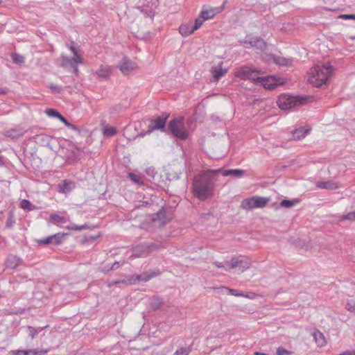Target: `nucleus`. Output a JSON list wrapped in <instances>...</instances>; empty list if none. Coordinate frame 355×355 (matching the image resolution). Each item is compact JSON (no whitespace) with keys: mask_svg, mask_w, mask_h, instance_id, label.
Returning a JSON list of instances; mask_svg holds the SVG:
<instances>
[{"mask_svg":"<svg viewBox=\"0 0 355 355\" xmlns=\"http://www.w3.org/2000/svg\"><path fill=\"white\" fill-rule=\"evenodd\" d=\"M216 181L214 171H207L196 175L193 180V195L200 200L211 198Z\"/></svg>","mask_w":355,"mask_h":355,"instance_id":"nucleus-1","label":"nucleus"},{"mask_svg":"<svg viewBox=\"0 0 355 355\" xmlns=\"http://www.w3.org/2000/svg\"><path fill=\"white\" fill-rule=\"evenodd\" d=\"M332 73L333 67L331 65H317L310 69L308 80L315 87H320L327 83Z\"/></svg>","mask_w":355,"mask_h":355,"instance_id":"nucleus-2","label":"nucleus"},{"mask_svg":"<svg viewBox=\"0 0 355 355\" xmlns=\"http://www.w3.org/2000/svg\"><path fill=\"white\" fill-rule=\"evenodd\" d=\"M309 96H287L282 95L279 97L277 104L281 110H289L294 107L305 105L309 98Z\"/></svg>","mask_w":355,"mask_h":355,"instance_id":"nucleus-3","label":"nucleus"},{"mask_svg":"<svg viewBox=\"0 0 355 355\" xmlns=\"http://www.w3.org/2000/svg\"><path fill=\"white\" fill-rule=\"evenodd\" d=\"M168 130L176 138L184 140L189 132L184 126V118L177 117L171 120L168 124Z\"/></svg>","mask_w":355,"mask_h":355,"instance_id":"nucleus-4","label":"nucleus"},{"mask_svg":"<svg viewBox=\"0 0 355 355\" xmlns=\"http://www.w3.org/2000/svg\"><path fill=\"white\" fill-rule=\"evenodd\" d=\"M168 116L169 114L164 113L161 116L150 119V124L148 125L149 130L145 133H140L138 137H144L146 134H150L153 130H164Z\"/></svg>","mask_w":355,"mask_h":355,"instance_id":"nucleus-5","label":"nucleus"},{"mask_svg":"<svg viewBox=\"0 0 355 355\" xmlns=\"http://www.w3.org/2000/svg\"><path fill=\"white\" fill-rule=\"evenodd\" d=\"M257 80H259L261 85H263L266 89L270 90L275 89L279 85H283L286 83L284 78L275 76L257 77Z\"/></svg>","mask_w":355,"mask_h":355,"instance_id":"nucleus-6","label":"nucleus"},{"mask_svg":"<svg viewBox=\"0 0 355 355\" xmlns=\"http://www.w3.org/2000/svg\"><path fill=\"white\" fill-rule=\"evenodd\" d=\"M262 59L267 62H272L279 66H289L293 62L292 58H286L268 53H263Z\"/></svg>","mask_w":355,"mask_h":355,"instance_id":"nucleus-7","label":"nucleus"},{"mask_svg":"<svg viewBox=\"0 0 355 355\" xmlns=\"http://www.w3.org/2000/svg\"><path fill=\"white\" fill-rule=\"evenodd\" d=\"M118 67L124 75H128L131 71L136 69L137 66L135 62L131 61L127 57H123Z\"/></svg>","mask_w":355,"mask_h":355,"instance_id":"nucleus-8","label":"nucleus"},{"mask_svg":"<svg viewBox=\"0 0 355 355\" xmlns=\"http://www.w3.org/2000/svg\"><path fill=\"white\" fill-rule=\"evenodd\" d=\"M82 62V58L73 57L70 58L66 56H62V66L71 68L76 73L78 72V64Z\"/></svg>","mask_w":355,"mask_h":355,"instance_id":"nucleus-9","label":"nucleus"},{"mask_svg":"<svg viewBox=\"0 0 355 355\" xmlns=\"http://www.w3.org/2000/svg\"><path fill=\"white\" fill-rule=\"evenodd\" d=\"M216 175L219 173H222L223 176H229L232 175L236 178H240L246 174V171L243 169H229V170H222L218 169L214 171Z\"/></svg>","mask_w":355,"mask_h":355,"instance_id":"nucleus-10","label":"nucleus"},{"mask_svg":"<svg viewBox=\"0 0 355 355\" xmlns=\"http://www.w3.org/2000/svg\"><path fill=\"white\" fill-rule=\"evenodd\" d=\"M75 182L69 180H64L58 185V191L62 193H68L75 188Z\"/></svg>","mask_w":355,"mask_h":355,"instance_id":"nucleus-11","label":"nucleus"},{"mask_svg":"<svg viewBox=\"0 0 355 355\" xmlns=\"http://www.w3.org/2000/svg\"><path fill=\"white\" fill-rule=\"evenodd\" d=\"M22 263V260L17 257L10 254L9 255L6 261L5 266L7 268L15 269L17 266H20Z\"/></svg>","mask_w":355,"mask_h":355,"instance_id":"nucleus-12","label":"nucleus"},{"mask_svg":"<svg viewBox=\"0 0 355 355\" xmlns=\"http://www.w3.org/2000/svg\"><path fill=\"white\" fill-rule=\"evenodd\" d=\"M249 46L250 47H254L261 51H263L267 46L266 42L260 37H256L254 38H251L250 42H249Z\"/></svg>","mask_w":355,"mask_h":355,"instance_id":"nucleus-13","label":"nucleus"},{"mask_svg":"<svg viewBox=\"0 0 355 355\" xmlns=\"http://www.w3.org/2000/svg\"><path fill=\"white\" fill-rule=\"evenodd\" d=\"M151 219L154 222L157 220L160 221V224L162 225L166 224L168 221L166 218V209L162 207L157 213L152 215Z\"/></svg>","mask_w":355,"mask_h":355,"instance_id":"nucleus-14","label":"nucleus"},{"mask_svg":"<svg viewBox=\"0 0 355 355\" xmlns=\"http://www.w3.org/2000/svg\"><path fill=\"white\" fill-rule=\"evenodd\" d=\"M145 243L139 244L133 248L132 249V254L131 257H140L143 256H147L148 254V252L147 249L144 248Z\"/></svg>","mask_w":355,"mask_h":355,"instance_id":"nucleus-15","label":"nucleus"},{"mask_svg":"<svg viewBox=\"0 0 355 355\" xmlns=\"http://www.w3.org/2000/svg\"><path fill=\"white\" fill-rule=\"evenodd\" d=\"M312 336H313L318 346L323 347L326 345L327 342L325 340V337L324 334L322 332H320L318 329H315L312 333Z\"/></svg>","mask_w":355,"mask_h":355,"instance_id":"nucleus-16","label":"nucleus"},{"mask_svg":"<svg viewBox=\"0 0 355 355\" xmlns=\"http://www.w3.org/2000/svg\"><path fill=\"white\" fill-rule=\"evenodd\" d=\"M69 236L68 233L58 232L52 235L53 245H59L62 244L64 241L67 240Z\"/></svg>","mask_w":355,"mask_h":355,"instance_id":"nucleus-17","label":"nucleus"},{"mask_svg":"<svg viewBox=\"0 0 355 355\" xmlns=\"http://www.w3.org/2000/svg\"><path fill=\"white\" fill-rule=\"evenodd\" d=\"M310 131V129H305L303 127H300L292 132L293 138L294 140H300L304 138Z\"/></svg>","mask_w":355,"mask_h":355,"instance_id":"nucleus-18","label":"nucleus"},{"mask_svg":"<svg viewBox=\"0 0 355 355\" xmlns=\"http://www.w3.org/2000/svg\"><path fill=\"white\" fill-rule=\"evenodd\" d=\"M194 31L195 30H193L192 24H182L179 28L180 33L184 37H187L192 34Z\"/></svg>","mask_w":355,"mask_h":355,"instance_id":"nucleus-19","label":"nucleus"},{"mask_svg":"<svg viewBox=\"0 0 355 355\" xmlns=\"http://www.w3.org/2000/svg\"><path fill=\"white\" fill-rule=\"evenodd\" d=\"M254 198V207L255 208H263L269 202V198L266 197H261L258 196H253Z\"/></svg>","mask_w":355,"mask_h":355,"instance_id":"nucleus-20","label":"nucleus"},{"mask_svg":"<svg viewBox=\"0 0 355 355\" xmlns=\"http://www.w3.org/2000/svg\"><path fill=\"white\" fill-rule=\"evenodd\" d=\"M112 69L109 66H101L96 71V74L99 78H107L111 74Z\"/></svg>","mask_w":355,"mask_h":355,"instance_id":"nucleus-21","label":"nucleus"},{"mask_svg":"<svg viewBox=\"0 0 355 355\" xmlns=\"http://www.w3.org/2000/svg\"><path fill=\"white\" fill-rule=\"evenodd\" d=\"M164 304V300L162 297L153 296L150 301V306L153 310L159 309Z\"/></svg>","mask_w":355,"mask_h":355,"instance_id":"nucleus-22","label":"nucleus"},{"mask_svg":"<svg viewBox=\"0 0 355 355\" xmlns=\"http://www.w3.org/2000/svg\"><path fill=\"white\" fill-rule=\"evenodd\" d=\"M316 186L322 189H335L338 188L337 184L333 181L318 182Z\"/></svg>","mask_w":355,"mask_h":355,"instance_id":"nucleus-23","label":"nucleus"},{"mask_svg":"<svg viewBox=\"0 0 355 355\" xmlns=\"http://www.w3.org/2000/svg\"><path fill=\"white\" fill-rule=\"evenodd\" d=\"M24 134V131L22 128H14L7 131L6 132V136L12 139H16L21 137Z\"/></svg>","mask_w":355,"mask_h":355,"instance_id":"nucleus-24","label":"nucleus"},{"mask_svg":"<svg viewBox=\"0 0 355 355\" xmlns=\"http://www.w3.org/2000/svg\"><path fill=\"white\" fill-rule=\"evenodd\" d=\"M211 73L214 79L217 81L227 73V70L222 68L213 67Z\"/></svg>","mask_w":355,"mask_h":355,"instance_id":"nucleus-25","label":"nucleus"},{"mask_svg":"<svg viewBox=\"0 0 355 355\" xmlns=\"http://www.w3.org/2000/svg\"><path fill=\"white\" fill-rule=\"evenodd\" d=\"M46 327V326L45 327H37V328H35L33 327H31V326H28L26 327V330H27V333L28 334V336L32 338H35V336L37 335V334H39L40 332H41L42 330H44L45 328Z\"/></svg>","mask_w":355,"mask_h":355,"instance_id":"nucleus-26","label":"nucleus"},{"mask_svg":"<svg viewBox=\"0 0 355 355\" xmlns=\"http://www.w3.org/2000/svg\"><path fill=\"white\" fill-rule=\"evenodd\" d=\"M15 223V215H14V210L11 209L8 212V216L6 221L5 228L10 229L13 227Z\"/></svg>","mask_w":355,"mask_h":355,"instance_id":"nucleus-27","label":"nucleus"},{"mask_svg":"<svg viewBox=\"0 0 355 355\" xmlns=\"http://www.w3.org/2000/svg\"><path fill=\"white\" fill-rule=\"evenodd\" d=\"M254 198L253 196L251 198H245L242 200L241 207L243 209H252L255 208L254 207Z\"/></svg>","mask_w":355,"mask_h":355,"instance_id":"nucleus-28","label":"nucleus"},{"mask_svg":"<svg viewBox=\"0 0 355 355\" xmlns=\"http://www.w3.org/2000/svg\"><path fill=\"white\" fill-rule=\"evenodd\" d=\"M216 15V12L213 9L202 10L200 16L205 21L212 19Z\"/></svg>","mask_w":355,"mask_h":355,"instance_id":"nucleus-29","label":"nucleus"},{"mask_svg":"<svg viewBox=\"0 0 355 355\" xmlns=\"http://www.w3.org/2000/svg\"><path fill=\"white\" fill-rule=\"evenodd\" d=\"M50 220L54 224H62L66 223L67 220L64 217L60 216L57 214H52L50 216Z\"/></svg>","mask_w":355,"mask_h":355,"instance_id":"nucleus-30","label":"nucleus"},{"mask_svg":"<svg viewBox=\"0 0 355 355\" xmlns=\"http://www.w3.org/2000/svg\"><path fill=\"white\" fill-rule=\"evenodd\" d=\"M34 139L37 142H41L42 144H48L51 141V137L44 134L37 135Z\"/></svg>","mask_w":355,"mask_h":355,"instance_id":"nucleus-31","label":"nucleus"},{"mask_svg":"<svg viewBox=\"0 0 355 355\" xmlns=\"http://www.w3.org/2000/svg\"><path fill=\"white\" fill-rule=\"evenodd\" d=\"M11 58L12 59L13 62L19 65L24 64L25 62L24 57L17 53H11Z\"/></svg>","mask_w":355,"mask_h":355,"instance_id":"nucleus-32","label":"nucleus"},{"mask_svg":"<svg viewBox=\"0 0 355 355\" xmlns=\"http://www.w3.org/2000/svg\"><path fill=\"white\" fill-rule=\"evenodd\" d=\"M297 202V200H282L279 204L280 207L291 208Z\"/></svg>","mask_w":355,"mask_h":355,"instance_id":"nucleus-33","label":"nucleus"},{"mask_svg":"<svg viewBox=\"0 0 355 355\" xmlns=\"http://www.w3.org/2000/svg\"><path fill=\"white\" fill-rule=\"evenodd\" d=\"M192 350V344L188 347H182L175 351L173 355H189Z\"/></svg>","mask_w":355,"mask_h":355,"instance_id":"nucleus-34","label":"nucleus"},{"mask_svg":"<svg viewBox=\"0 0 355 355\" xmlns=\"http://www.w3.org/2000/svg\"><path fill=\"white\" fill-rule=\"evenodd\" d=\"M47 352L46 350L44 351H37L35 349H25V350H21V354L24 355H37V354H44Z\"/></svg>","mask_w":355,"mask_h":355,"instance_id":"nucleus-35","label":"nucleus"},{"mask_svg":"<svg viewBox=\"0 0 355 355\" xmlns=\"http://www.w3.org/2000/svg\"><path fill=\"white\" fill-rule=\"evenodd\" d=\"M117 133L116 128L114 127H105L103 129V134L106 137H112Z\"/></svg>","mask_w":355,"mask_h":355,"instance_id":"nucleus-36","label":"nucleus"},{"mask_svg":"<svg viewBox=\"0 0 355 355\" xmlns=\"http://www.w3.org/2000/svg\"><path fill=\"white\" fill-rule=\"evenodd\" d=\"M252 70L251 68L245 67L242 69V70L240 71L241 76L242 78L248 79V76H251L252 74Z\"/></svg>","mask_w":355,"mask_h":355,"instance_id":"nucleus-37","label":"nucleus"},{"mask_svg":"<svg viewBox=\"0 0 355 355\" xmlns=\"http://www.w3.org/2000/svg\"><path fill=\"white\" fill-rule=\"evenodd\" d=\"M36 243L39 245H49V244H53L52 235L51 236H49L48 237H46L45 239H37L36 240Z\"/></svg>","mask_w":355,"mask_h":355,"instance_id":"nucleus-38","label":"nucleus"},{"mask_svg":"<svg viewBox=\"0 0 355 355\" xmlns=\"http://www.w3.org/2000/svg\"><path fill=\"white\" fill-rule=\"evenodd\" d=\"M89 228V226L87 224L83 225H71L66 227V229L70 230H76V231H80L83 230H87Z\"/></svg>","mask_w":355,"mask_h":355,"instance_id":"nucleus-39","label":"nucleus"},{"mask_svg":"<svg viewBox=\"0 0 355 355\" xmlns=\"http://www.w3.org/2000/svg\"><path fill=\"white\" fill-rule=\"evenodd\" d=\"M145 249H147L148 254L152 251L157 250L160 248V245L155 243H145Z\"/></svg>","mask_w":355,"mask_h":355,"instance_id":"nucleus-40","label":"nucleus"},{"mask_svg":"<svg viewBox=\"0 0 355 355\" xmlns=\"http://www.w3.org/2000/svg\"><path fill=\"white\" fill-rule=\"evenodd\" d=\"M250 266H251V264L250 262L245 261L243 259H241L240 263L239 266V268L241 272H243L247 269L250 268Z\"/></svg>","mask_w":355,"mask_h":355,"instance_id":"nucleus-41","label":"nucleus"},{"mask_svg":"<svg viewBox=\"0 0 355 355\" xmlns=\"http://www.w3.org/2000/svg\"><path fill=\"white\" fill-rule=\"evenodd\" d=\"M241 259L237 257H233L230 261H227L226 263L230 264V268H236L239 267Z\"/></svg>","mask_w":355,"mask_h":355,"instance_id":"nucleus-42","label":"nucleus"},{"mask_svg":"<svg viewBox=\"0 0 355 355\" xmlns=\"http://www.w3.org/2000/svg\"><path fill=\"white\" fill-rule=\"evenodd\" d=\"M345 309L353 313L355 315V301L353 300H351L348 301L345 304Z\"/></svg>","mask_w":355,"mask_h":355,"instance_id":"nucleus-43","label":"nucleus"},{"mask_svg":"<svg viewBox=\"0 0 355 355\" xmlns=\"http://www.w3.org/2000/svg\"><path fill=\"white\" fill-rule=\"evenodd\" d=\"M46 114L50 117L59 118L60 116V113L58 112L56 110L53 108H49L46 110Z\"/></svg>","mask_w":355,"mask_h":355,"instance_id":"nucleus-44","label":"nucleus"},{"mask_svg":"<svg viewBox=\"0 0 355 355\" xmlns=\"http://www.w3.org/2000/svg\"><path fill=\"white\" fill-rule=\"evenodd\" d=\"M31 202L28 200L24 199L20 202V207L24 210H31Z\"/></svg>","mask_w":355,"mask_h":355,"instance_id":"nucleus-45","label":"nucleus"},{"mask_svg":"<svg viewBox=\"0 0 355 355\" xmlns=\"http://www.w3.org/2000/svg\"><path fill=\"white\" fill-rule=\"evenodd\" d=\"M204 19L199 15L195 20L194 25H193V30H198L203 24Z\"/></svg>","mask_w":355,"mask_h":355,"instance_id":"nucleus-46","label":"nucleus"},{"mask_svg":"<svg viewBox=\"0 0 355 355\" xmlns=\"http://www.w3.org/2000/svg\"><path fill=\"white\" fill-rule=\"evenodd\" d=\"M129 178L132 182H134L135 183H136L137 184H143V182L141 180V178L137 175H136L133 173H129Z\"/></svg>","mask_w":355,"mask_h":355,"instance_id":"nucleus-47","label":"nucleus"},{"mask_svg":"<svg viewBox=\"0 0 355 355\" xmlns=\"http://www.w3.org/2000/svg\"><path fill=\"white\" fill-rule=\"evenodd\" d=\"M276 353L277 355H291L293 354L291 351H288L283 347H279Z\"/></svg>","mask_w":355,"mask_h":355,"instance_id":"nucleus-48","label":"nucleus"},{"mask_svg":"<svg viewBox=\"0 0 355 355\" xmlns=\"http://www.w3.org/2000/svg\"><path fill=\"white\" fill-rule=\"evenodd\" d=\"M342 220H355V211L349 212L346 215H343L341 217Z\"/></svg>","mask_w":355,"mask_h":355,"instance_id":"nucleus-49","label":"nucleus"},{"mask_svg":"<svg viewBox=\"0 0 355 355\" xmlns=\"http://www.w3.org/2000/svg\"><path fill=\"white\" fill-rule=\"evenodd\" d=\"M153 276L152 275H138L137 276V279L139 281H142V282H147Z\"/></svg>","mask_w":355,"mask_h":355,"instance_id":"nucleus-50","label":"nucleus"},{"mask_svg":"<svg viewBox=\"0 0 355 355\" xmlns=\"http://www.w3.org/2000/svg\"><path fill=\"white\" fill-rule=\"evenodd\" d=\"M49 88L54 92L57 94H60L62 92V89L60 87L55 85L53 84L50 85Z\"/></svg>","mask_w":355,"mask_h":355,"instance_id":"nucleus-51","label":"nucleus"},{"mask_svg":"<svg viewBox=\"0 0 355 355\" xmlns=\"http://www.w3.org/2000/svg\"><path fill=\"white\" fill-rule=\"evenodd\" d=\"M257 73H259V71H256V70H254V71H252V74L251 76H248V79H249V80H253V81H254V82H255V83H259V80H257V77H258V76H257Z\"/></svg>","mask_w":355,"mask_h":355,"instance_id":"nucleus-52","label":"nucleus"},{"mask_svg":"<svg viewBox=\"0 0 355 355\" xmlns=\"http://www.w3.org/2000/svg\"><path fill=\"white\" fill-rule=\"evenodd\" d=\"M343 19H355V15L352 14H344L339 16Z\"/></svg>","mask_w":355,"mask_h":355,"instance_id":"nucleus-53","label":"nucleus"},{"mask_svg":"<svg viewBox=\"0 0 355 355\" xmlns=\"http://www.w3.org/2000/svg\"><path fill=\"white\" fill-rule=\"evenodd\" d=\"M69 48L71 51V52L73 53L74 57L81 58L80 55H79L76 48L73 45H71L70 46H69Z\"/></svg>","mask_w":355,"mask_h":355,"instance_id":"nucleus-54","label":"nucleus"},{"mask_svg":"<svg viewBox=\"0 0 355 355\" xmlns=\"http://www.w3.org/2000/svg\"><path fill=\"white\" fill-rule=\"evenodd\" d=\"M64 125L68 127V125H70V123L67 121V119L64 117L62 114H60V117L58 118Z\"/></svg>","mask_w":355,"mask_h":355,"instance_id":"nucleus-55","label":"nucleus"},{"mask_svg":"<svg viewBox=\"0 0 355 355\" xmlns=\"http://www.w3.org/2000/svg\"><path fill=\"white\" fill-rule=\"evenodd\" d=\"M250 42V40H240V43L244 46V47L245 48H250V46H249V42Z\"/></svg>","mask_w":355,"mask_h":355,"instance_id":"nucleus-56","label":"nucleus"},{"mask_svg":"<svg viewBox=\"0 0 355 355\" xmlns=\"http://www.w3.org/2000/svg\"><path fill=\"white\" fill-rule=\"evenodd\" d=\"M121 282V281H119V280H118V281H110V282H107V286H108V287H112V286H113L114 285L120 284ZM122 282H123V281H122Z\"/></svg>","mask_w":355,"mask_h":355,"instance_id":"nucleus-57","label":"nucleus"},{"mask_svg":"<svg viewBox=\"0 0 355 355\" xmlns=\"http://www.w3.org/2000/svg\"><path fill=\"white\" fill-rule=\"evenodd\" d=\"M229 291L232 295H236V296H243L244 295L243 293H238L237 290L229 289Z\"/></svg>","mask_w":355,"mask_h":355,"instance_id":"nucleus-58","label":"nucleus"},{"mask_svg":"<svg viewBox=\"0 0 355 355\" xmlns=\"http://www.w3.org/2000/svg\"><path fill=\"white\" fill-rule=\"evenodd\" d=\"M119 267V263L118 261H115L114 263H112V266L110 267V268L108 269V270H116Z\"/></svg>","mask_w":355,"mask_h":355,"instance_id":"nucleus-59","label":"nucleus"},{"mask_svg":"<svg viewBox=\"0 0 355 355\" xmlns=\"http://www.w3.org/2000/svg\"><path fill=\"white\" fill-rule=\"evenodd\" d=\"M98 237V236H89V237H85V239H86L87 241H95Z\"/></svg>","mask_w":355,"mask_h":355,"instance_id":"nucleus-60","label":"nucleus"},{"mask_svg":"<svg viewBox=\"0 0 355 355\" xmlns=\"http://www.w3.org/2000/svg\"><path fill=\"white\" fill-rule=\"evenodd\" d=\"M214 264L217 267V268H225V266L223 265V263L221 262H218V261H214Z\"/></svg>","mask_w":355,"mask_h":355,"instance_id":"nucleus-61","label":"nucleus"},{"mask_svg":"<svg viewBox=\"0 0 355 355\" xmlns=\"http://www.w3.org/2000/svg\"><path fill=\"white\" fill-rule=\"evenodd\" d=\"M68 128L72 129V130H79V128H78L77 125H73L72 123H70V125H68Z\"/></svg>","mask_w":355,"mask_h":355,"instance_id":"nucleus-62","label":"nucleus"},{"mask_svg":"<svg viewBox=\"0 0 355 355\" xmlns=\"http://www.w3.org/2000/svg\"><path fill=\"white\" fill-rule=\"evenodd\" d=\"M21 352V350H17V351H15L13 352V353L15 354V355H24L23 354L20 353Z\"/></svg>","mask_w":355,"mask_h":355,"instance_id":"nucleus-63","label":"nucleus"},{"mask_svg":"<svg viewBox=\"0 0 355 355\" xmlns=\"http://www.w3.org/2000/svg\"><path fill=\"white\" fill-rule=\"evenodd\" d=\"M254 355H268V354H265V353H262V352H256L254 353Z\"/></svg>","mask_w":355,"mask_h":355,"instance_id":"nucleus-64","label":"nucleus"}]
</instances>
